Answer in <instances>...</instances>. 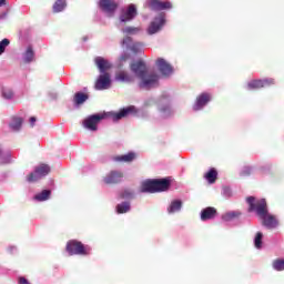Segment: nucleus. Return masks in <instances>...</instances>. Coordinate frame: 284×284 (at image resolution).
<instances>
[{
	"label": "nucleus",
	"mask_w": 284,
	"mask_h": 284,
	"mask_svg": "<svg viewBox=\"0 0 284 284\" xmlns=\"http://www.w3.org/2000/svg\"><path fill=\"white\" fill-rule=\"evenodd\" d=\"M136 17V7L134 4H130L125 11H123L120 16V21L125 23L128 21H132Z\"/></svg>",
	"instance_id": "ddd939ff"
},
{
	"label": "nucleus",
	"mask_w": 284,
	"mask_h": 284,
	"mask_svg": "<svg viewBox=\"0 0 284 284\" xmlns=\"http://www.w3.org/2000/svg\"><path fill=\"white\" fill-rule=\"evenodd\" d=\"M8 45H10V40L4 38L2 41H0V57L3 54V52H6V48H8Z\"/></svg>",
	"instance_id": "473e14b6"
},
{
	"label": "nucleus",
	"mask_w": 284,
	"mask_h": 284,
	"mask_svg": "<svg viewBox=\"0 0 284 284\" xmlns=\"http://www.w3.org/2000/svg\"><path fill=\"white\" fill-rule=\"evenodd\" d=\"M212 101V95L210 93H202L196 98V103L194 105V110H203L207 103Z\"/></svg>",
	"instance_id": "dca6fc26"
},
{
	"label": "nucleus",
	"mask_w": 284,
	"mask_h": 284,
	"mask_svg": "<svg viewBox=\"0 0 284 284\" xmlns=\"http://www.w3.org/2000/svg\"><path fill=\"white\" fill-rule=\"evenodd\" d=\"M94 61L101 74H109L108 70H111L112 68L110 61L105 60L103 57H97Z\"/></svg>",
	"instance_id": "4468645a"
},
{
	"label": "nucleus",
	"mask_w": 284,
	"mask_h": 284,
	"mask_svg": "<svg viewBox=\"0 0 284 284\" xmlns=\"http://www.w3.org/2000/svg\"><path fill=\"white\" fill-rule=\"evenodd\" d=\"M130 202H122L116 205V212L118 214H126V212L130 211Z\"/></svg>",
	"instance_id": "bb28decb"
},
{
	"label": "nucleus",
	"mask_w": 284,
	"mask_h": 284,
	"mask_svg": "<svg viewBox=\"0 0 284 284\" xmlns=\"http://www.w3.org/2000/svg\"><path fill=\"white\" fill-rule=\"evenodd\" d=\"M152 1H159V0H152Z\"/></svg>",
	"instance_id": "79ce46f5"
},
{
	"label": "nucleus",
	"mask_w": 284,
	"mask_h": 284,
	"mask_svg": "<svg viewBox=\"0 0 284 284\" xmlns=\"http://www.w3.org/2000/svg\"><path fill=\"white\" fill-rule=\"evenodd\" d=\"M170 185L171 181L168 178L149 180L142 183L140 192H149L150 194H154L155 192H168Z\"/></svg>",
	"instance_id": "7ed1b4c3"
},
{
	"label": "nucleus",
	"mask_w": 284,
	"mask_h": 284,
	"mask_svg": "<svg viewBox=\"0 0 284 284\" xmlns=\"http://www.w3.org/2000/svg\"><path fill=\"white\" fill-rule=\"evenodd\" d=\"M274 84V80H252L247 83V90H261V88H265L266 85Z\"/></svg>",
	"instance_id": "f8f14e48"
},
{
	"label": "nucleus",
	"mask_w": 284,
	"mask_h": 284,
	"mask_svg": "<svg viewBox=\"0 0 284 284\" xmlns=\"http://www.w3.org/2000/svg\"><path fill=\"white\" fill-rule=\"evenodd\" d=\"M30 123H31V128H34V123H37V118L36 116H31L30 118Z\"/></svg>",
	"instance_id": "58836bf2"
},
{
	"label": "nucleus",
	"mask_w": 284,
	"mask_h": 284,
	"mask_svg": "<svg viewBox=\"0 0 284 284\" xmlns=\"http://www.w3.org/2000/svg\"><path fill=\"white\" fill-rule=\"evenodd\" d=\"M124 34H139L141 32V28L139 27H126L122 30Z\"/></svg>",
	"instance_id": "7c9ffc66"
},
{
	"label": "nucleus",
	"mask_w": 284,
	"mask_h": 284,
	"mask_svg": "<svg viewBox=\"0 0 284 284\" xmlns=\"http://www.w3.org/2000/svg\"><path fill=\"white\" fill-rule=\"evenodd\" d=\"M65 8V2L59 1L53 4V12H62V10Z\"/></svg>",
	"instance_id": "2f4dec72"
},
{
	"label": "nucleus",
	"mask_w": 284,
	"mask_h": 284,
	"mask_svg": "<svg viewBox=\"0 0 284 284\" xmlns=\"http://www.w3.org/2000/svg\"><path fill=\"white\" fill-rule=\"evenodd\" d=\"M99 8L106 14H113L116 11V8H119V4L114 1H101L99 2Z\"/></svg>",
	"instance_id": "2eb2a0df"
},
{
	"label": "nucleus",
	"mask_w": 284,
	"mask_h": 284,
	"mask_svg": "<svg viewBox=\"0 0 284 284\" xmlns=\"http://www.w3.org/2000/svg\"><path fill=\"white\" fill-rule=\"evenodd\" d=\"M102 119L103 116L99 114L91 115L83 121V125L84 128H87V130H91V132H97V125H99V122Z\"/></svg>",
	"instance_id": "9d476101"
},
{
	"label": "nucleus",
	"mask_w": 284,
	"mask_h": 284,
	"mask_svg": "<svg viewBox=\"0 0 284 284\" xmlns=\"http://www.w3.org/2000/svg\"><path fill=\"white\" fill-rule=\"evenodd\" d=\"M128 59H130V54L125 53L121 55L120 61H128Z\"/></svg>",
	"instance_id": "4c0bfd02"
},
{
	"label": "nucleus",
	"mask_w": 284,
	"mask_h": 284,
	"mask_svg": "<svg viewBox=\"0 0 284 284\" xmlns=\"http://www.w3.org/2000/svg\"><path fill=\"white\" fill-rule=\"evenodd\" d=\"M122 45H125L126 48H130L132 45V39L130 37H125L122 40Z\"/></svg>",
	"instance_id": "e433bc0d"
},
{
	"label": "nucleus",
	"mask_w": 284,
	"mask_h": 284,
	"mask_svg": "<svg viewBox=\"0 0 284 284\" xmlns=\"http://www.w3.org/2000/svg\"><path fill=\"white\" fill-rule=\"evenodd\" d=\"M165 26V13H160L154 20L150 23L148 28L149 34H156Z\"/></svg>",
	"instance_id": "0eeeda50"
},
{
	"label": "nucleus",
	"mask_w": 284,
	"mask_h": 284,
	"mask_svg": "<svg viewBox=\"0 0 284 284\" xmlns=\"http://www.w3.org/2000/svg\"><path fill=\"white\" fill-rule=\"evenodd\" d=\"M134 75L128 73V71H118L115 73V81H119L120 83H134Z\"/></svg>",
	"instance_id": "f3484780"
},
{
	"label": "nucleus",
	"mask_w": 284,
	"mask_h": 284,
	"mask_svg": "<svg viewBox=\"0 0 284 284\" xmlns=\"http://www.w3.org/2000/svg\"><path fill=\"white\" fill-rule=\"evenodd\" d=\"M58 1H62V0H58Z\"/></svg>",
	"instance_id": "c03bdc74"
},
{
	"label": "nucleus",
	"mask_w": 284,
	"mask_h": 284,
	"mask_svg": "<svg viewBox=\"0 0 284 284\" xmlns=\"http://www.w3.org/2000/svg\"><path fill=\"white\" fill-rule=\"evenodd\" d=\"M149 8H151L155 12H159L161 10H170V8H172V4L170 2L152 1L150 2Z\"/></svg>",
	"instance_id": "aec40b11"
},
{
	"label": "nucleus",
	"mask_w": 284,
	"mask_h": 284,
	"mask_svg": "<svg viewBox=\"0 0 284 284\" xmlns=\"http://www.w3.org/2000/svg\"><path fill=\"white\" fill-rule=\"evenodd\" d=\"M204 179L207 181V183H216V179H219V172L216 169L212 168L209 170V172L205 173Z\"/></svg>",
	"instance_id": "412c9836"
},
{
	"label": "nucleus",
	"mask_w": 284,
	"mask_h": 284,
	"mask_svg": "<svg viewBox=\"0 0 284 284\" xmlns=\"http://www.w3.org/2000/svg\"><path fill=\"white\" fill-rule=\"evenodd\" d=\"M252 174V168L251 166H244L242 171L240 172V176H250Z\"/></svg>",
	"instance_id": "72a5a7b5"
},
{
	"label": "nucleus",
	"mask_w": 284,
	"mask_h": 284,
	"mask_svg": "<svg viewBox=\"0 0 284 284\" xmlns=\"http://www.w3.org/2000/svg\"><path fill=\"white\" fill-rule=\"evenodd\" d=\"M181 207H183V202H181V200H175L171 202L168 212L169 214H174V212L181 211Z\"/></svg>",
	"instance_id": "b1692460"
},
{
	"label": "nucleus",
	"mask_w": 284,
	"mask_h": 284,
	"mask_svg": "<svg viewBox=\"0 0 284 284\" xmlns=\"http://www.w3.org/2000/svg\"><path fill=\"white\" fill-rule=\"evenodd\" d=\"M2 97H4V99H12L14 97V92L10 89L3 90Z\"/></svg>",
	"instance_id": "f704fd0d"
},
{
	"label": "nucleus",
	"mask_w": 284,
	"mask_h": 284,
	"mask_svg": "<svg viewBox=\"0 0 284 284\" xmlns=\"http://www.w3.org/2000/svg\"><path fill=\"white\" fill-rule=\"evenodd\" d=\"M9 125L13 132H19V130H21V125H23V119L13 116Z\"/></svg>",
	"instance_id": "4be33fe9"
},
{
	"label": "nucleus",
	"mask_w": 284,
	"mask_h": 284,
	"mask_svg": "<svg viewBox=\"0 0 284 284\" xmlns=\"http://www.w3.org/2000/svg\"><path fill=\"white\" fill-rule=\"evenodd\" d=\"M122 179H123V172L111 171L109 174L105 175L103 181L106 185H114L116 183H121Z\"/></svg>",
	"instance_id": "9b49d317"
},
{
	"label": "nucleus",
	"mask_w": 284,
	"mask_h": 284,
	"mask_svg": "<svg viewBox=\"0 0 284 284\" xmlns=\"http://www.w3.org/2000/svg\"><path fill=\"white\" fill-rule=\"evenodd\" d=\"M130 70L135 74L138 79H140V88H152L154 83L159 82V74L149 73L148 64L143 60H138L130 64Z\"/></svg>",
	"instance_id": "f03ea898"
},
{
	"label": "nucleus",
	"mask_w": 284,
	"mask_h": 284,
	"mask_svg": "<svg viewBox=\"0 0 284 284\" xmlns=\"http://www.w3.org/2000/svg\"><path fill=\"white\" fill-rule=\"evenodd\" d=\"M136 112H139L136 110V106L130 105V106L121 109L119 112H110L109 116H111V119H113V121H121V119H125V118L130 116V114H136Z\"/></svg>",
	"instance_id": "423d86ee"
},
{
	"label": "nucleus",
	"mask_w": 284,
	"mask_h": 284,
	"mask_svg": "<svg viewBox=\"0 0 284 284\" xmlns=\"http://www.w3.org/2000/svg\"><path fill=\"white\" fill-rule=\"evenodd\" d=\"M254 245L257 250H261L263 247V233L257 232L254 239Z\"/></svg>",
	"instance_id": "c85d7f7f"
},
{
	"label": "nucleus",
	"mask_w": 284,
	"mask_h": 284,
	"mask_svg": "<svg viewBox=\"0 0 284 284\" xmlns=\"http://www.w3.org/2000/svg\"><path fill=\"white\" fill-rule=\"evenodd\" d=\"M246 203L248 205V212H256L264 227H267V230L278 227V219L270 214L265 199L256 200L254 196H248L246 197Z\"/></svg>",
	"instance_id": "f257e3e1"
},
{
	"label": "nucleus",
	"mask_w": 284,
	"mask_h": 284,
	"mask_svg": "<svg viewBox=\"0 0 284 284\" xmlns=\"http://www.w3.org/2000/svg\"><path fill=\"white\" fill-rule=\"evenodd\" d=\"M217 214L216 209L207 206L201 211V221H212V219H216Z\"/></svg>",
	"instance_id": "a211bd4d"
},
{
	"label": "nucleus",
	"mask_w": 284,
	"mask_h": 284,
	"mask_svg": "<svg viewBox=\"0 0 284 284\" xmlns=\"http://www.w3.org/2000/svg\"><path fill=\"white\" fill-rule=\"evenodd\" d=\"M241 216L240 212H229L225 213L222 219L223 221H234V219H239Z\"/></svg>",
	"instance_id": "cd10ccee"
},
{
	"label": "nucleus",
	"mask_w": 284,
	"mask_h": 284,
	"mask_svg": "<svg viewBox=\"0 0 284 284\" xmlns=\"http://www.w3.org/2000/svg\"><path fill=\"white\" fill-rule=\"evenodd\" d=\"M52 194V191L50 190H43L41 193H38L34 195V201H48V199H50V195Z\"/></svg>",
	"instance_id": "a878e982"
},
{
	"label": "nucleus",
	"mask_w": 284,
	"mask_h": 284,
	"mask_svg": "<svg viewBox=\"0 0 284 284\" xmlns=\"http://www.w3.org/2000/svg\"><path fill=\"white\" fill-rule=\"evenodd\" d=\"M100 1H112V0H100Z\"/></svg>",
	"instance_id": "a19ab883"
},
{
	"label": "nucleus",
	"mask_w": 284,
	"mask_h": 284,
	"mask_svg": "<svg viewBox=\"0 0 284 284\" xmlns=\"http://www.w3.org/2000/svg\"><path fill=\"white\" fill-rule=\"evenodd\" d=\"M0 1H6V0H0Z\"/></svg>",
	"instance_id": "37998d69"
},
{
	"label": "nucleus",
	"mask_w": 284,
	"mask_h": 284,
	"mask_svg": "<svg viewBox=\"0 0 284 284\" xmlns=\"http://www.w3.org/2000/svg\"><path fill=\"white\" fill-rule=\"evenodd\" d=\"M273 270H276V272H283L284 260L277 258V260L273 261Z\"/></svg>",
	"instance_id": "c756f323"
},
{
	"label": "nucleus",
	"mask_w": 284,
	"mask_h": 284,
	"mask_svg": "<svg viewBox=\"0 0 284 284\" xmlns=\"http://www.w3.org/2000/svg\"><path fill=\"white\" fill-rule=\"evenodd\" d=\"M121 199H132V196H133V193H132V191H130V190H124L122 193H121Z\"/></svg>",
	"instance_id": "c9c22d12"
},
{
	"label": "nucleus",
	"mask_w": 284,
	"mask_h": 284,
	"mask_svg": "<svg viewBox=\"0 0 284 284\" xmlns=\"http://www.w3.org/2000/svg\"><path fill=\"white\" fill-rule=\"evenodd\" d=\"M136 159V153L135 152H129L123 155H115L113 156V161L116 163H132Z\"/></svg>",
	"instance_id": "6ab92c4d"
},
{
	"label": "nucleus",
	"mask_w": 284,
	"mask_h": 284,
	"mask_svg": "<svg viewBox=\"0 0 284 284\" xmlns=\"http://www.w3.org/2000/svg\"><path fill=\"white\" fill-rule=\"evenodd\" d=\"M24 63H32L34 61V50L32 47H28L26 52L23 53Z\"/></svg>",
	"instance_id": "393cba45"
},
{
	"label": "nucleus",
	"mask_w": 284,
	"mask_h": 284,
	"mask_svg": "<svg viewBox=\"0 0 284 284\" xmlns=\"http://www.w3.org/2000/svg\"><path fill=\"white\" fill-rule=\"evenodd\" d=\"M2 6H6V1H0V8H2Z\"/></svg>",
	"instance_id": "ea45409f"
},
{
	"label": "nucleus",
	"mask_w": 284,
	"mask_h": 284,
	"mask_svg": "<svg viewBox=\"0 0 284 284\" xmlns=\"http://www.w3.org/2000/svg\"><path fill=\"white\" fill-rule=\"evenodd\" d=\"M155 65L162 77H170V74H172V72H174L172 64L166 62V60L163 58H159L155 62Z\"/></svg>",
	"instance_id": "6e6552de"
},
{
	"label": "nucleus",
	"mask_w": 284,
	"mask_h": 284,
	"mask_svg": "<svg viewBox=\"0 0 284 284\" xmlns=\"http://www.w3.org/2000/svg\"><path fill=\"white\" fill-rule=\"evenodd\" d=\"M50 172V165L48 164H40L36 168L34 172L30 173L27 176L28 183H34L39 181V179H43V176H48V173Z\"/></svg>",
	"instance_id": "39448f33"
},
{
	"label": "nucleus",
	"mask_w": 284,
	"mask_h": 284,
	"mask_svg": "<svg viewBox=\"0 0 284 284\" xmlns=\"http://www.w3.org/2000/svg\"><path fill=\"white\" fill-rule=\"evenodd\" d=\"M112 83L110 73H101L95 81V90H108Z\"/></svg>",
	"instance_id": "1a4fd4ad"
},
{
	"label": "nucleus",
	"mask_w": 284,
	"mask_h": 284,
	"mask_svg": "<svg viewBox=\"0 0 284 284\" xmlns=\"http://www.w3.org/2000/svg\"><path fill=\"white\" fill-rule=\"evenodd\" d=\"M65 250L69 256H88L92 252L89 245H84L79 240H70L67 242Z\"/></svg>",
	"instance_id": "20e7f679"
},
{
	"label": "nucleus",
	"mask_w": 284,
	"mask_h": 284,
	"mask_svg": "<svg viewBox=\"0 0 284 284\" xmlns=\"http://www.w3.org/2000/svg\"><path fill=\"white\" fill-rule=\"evenodd\" d=\"M88 99H89V95L87 93L77 92L73 97V103H75V105H83V102L87 101Z\"/></svg>",
	"instance_id": "5701e85b"
}]
</instances>
